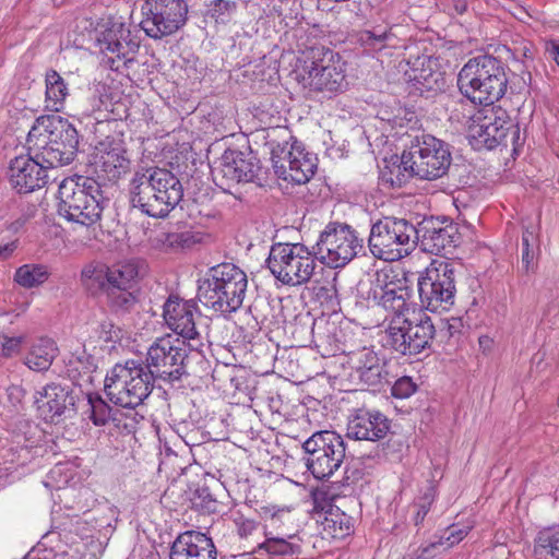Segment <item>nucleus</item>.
Here are the masks:
<instances>
[{"instance_id":"56","label":"nucleus","mask_w":559,"mask_h":559,"mask_svg":"<svg viewBox=\"0 0 559 559\" xmlns=\"http://www.w3.org/2000/svg\"><path fill=\"white\" fill-rule=\"evenodd\" d=\"M546 50L559 64V39L550 40L546 46Z\"/></svg>"},{"instance_id":"21","label":"nucleus","mask_w":559,"mask_h":559,"mask_svg":"<svg viewBox=\"0 0 559 559\" xmlns=\"http://www.w3.org/2000/svg\"><path fill=\"white\" fill-rule=\"evenodd\" d=\"M198 306L193 300H186L178 295H170L163 306V318L168 329L187 340H194L199 333L195 318Z\"/></svg>"},{"instance_id":"50","label":"nucleus","mask_w":559,"mask_h":559,"mask_svg":"<svg viewBox=\"0 0 559 559\" xmlns=\"http://www.w3.org/2000/svg\"><path fill=\"white\" fill-rule=\"evenodd\" d=\"M234 523L240 538H249L258 531L259 527V524L254 520L247 519L242 515L237 516L234 520Z\"/></svg>"},{"instance_id":"60","label":"nucleus","mask_w":559,"mask_h":559,"mask_svg":"<svg viewBox=\"0 0 559 559\" xmlns=\"http://www.w3.org/2000/svg\"><path fill=\"white\" fill-rule=\"evenodd\" d=\"M389 180L391 181L392 185H394L395 182L400 181L399 178H396V180H394L392 177Z\"/></svg>"},{"instance_id":"2","label":"nucleus","mask_w":559,"mask_h":559,"mask_svg":"<svg viewBox=\"0 0 559 559\" xmlns=\"http://www.w3.org/2000/svg\"><path fill=\"white\" fill-rule=\"evenodd\" d=\"M76 130L61 119L39 118L27 134V145L44 169L69 165L75 157Z\"/></svg>"},{"instance_id":"5","label":"nucleus","mask_w":559,"mask_h":559,"mask_svg":"<svg viewBox=\"0 0 559 559\" xmlns=\"http://www.w3.org/2000/svg\"><path fill=\"white\" fill-rule=\"evenodd\" d=\"M299 84L311 96L332 97L346 87L344 64L331 50L312 48L297 70Z\"/></svg>"},{"instance_id":"18","label":"nucleus","mask_w":559,"mask_h":559,"mask_svg":"<svg viewBox=\"0 0 559 559\" xmlns=\"http://www.w3.org/2000/svg\"><path fill=\"white\" fill-rule=\"evenodd\" d=\"M34 402L46 423L60 425L76 415V397L68 385L47 384L35 393Z\"/></svg>"},{"instance_id":"43","label":"nucleus","mask_w":559,"mask_h":559,"mask_svg":"<svg viewBox=\"0 0 559 559\" xmlns=\"http://www.w3.org/2000/svg\"><path fill=\"white\" fill-rule=\"evenodd\" d=\"M469 532L468 526L461 527L459 525H451L445 533L435 543L423 549L421 557L429 558V550L438 546L452 547L459 544Z\"/></svg>"},{"instance_id":"61","label":"nucleus","mask_w":559,"mask_h":559,"mask_svg":"<svg viewBox=\"0 0 559 559\" xmlns=\"http://www.w3.org/2000/svg\"><path fill=\"white\" fill-rule=\"evenodd\" d=\"M276 245H285V246H288V245H295L294 242H277Z\"/></svg>"},{"instance_id":"10","label":"nucleus","mask_w":559,"mask_h":559,"mask_svg":"<svg viewBox=\"0 0 559 559\" xmlns=\"http://www.w3.org/2000/svg\"><path fill=\"white\" fill-rule=\"evenodd\" d=\"M187 358L188 349L185 340L166 334L157 337L148 346L144 367L153 380L174 382L186 373Z\"/></svg>"},{"instance_id":"32","label":"nucleus","mask_w":559,"mask_h":559,"mask_svg":"<svg viewBox=\"0 0 559 559\" xmlns=\"http://www.w3.org/2000/svg\"><path fill=\"white\" fill-rule=\"evenodd\" d=\"M58 347L48 337H40L35 341L24 360V364L34 371H46L57 357Z\"/></svg>"},{"instance_id":"58","label":"nucleus","mask_w":559,"mask_h":559,"mask_svg":"<svg viewBox=\"0 0 559 559\" xmlns=\"http://www.w3.org/2000/svg\"><path fill=\"white\" fill-rule=\"evenodd\" d=\"M534 240V233L525 230L522 236L523 245H530Z\"/></svg>"},{"instance_id":"22","label":"nucleus","mask_w":559,"mask_h":559,"mask_svg":"<svg viewBox=\"0 0 559 559\" xmlns=\"http://www.w3.org/2000/svg\"><path fill=\"white\" fill-rule=\"evenodd\" d=\"M46 170L35 157L21 155L11 160L9 180L20 193H28L46 183Z\"/></svg>"},{"instance_id":"3","label":"nucleus","mask_w":559,"mask_h":559,"mask_svg":"<svg viewBox=\"0 0 559 559\" xmlns=\"http://www.w3.org/2000/svg\"><path fill=\"white\" fill-rule=\"evenodd\" d=\"M247 287V274L241 269L222 263L211 267L200 281L198 298L205 308L229 314L242 306Z\"/></svg>"},{"instance_id":"47","label":"nucleus","mask_w":559,"mask_h":559,"mask_svg":"<svg viewBox=\"0 0 559 559\" xmlns=\"http://www.w3.org/2000/svg\"><path fill=\"white\" fill-rule=\"evenodd\" d=\"M461 234L455 225H448L433 233L431 240L435 245H451L460 241Z\"/></svg>"},{"instance_id":"55","label":"nucleus","mask_w":559,"mask_h":559,"mask_svg":"<svg viewBox=\"0 0 559 559\" xmlns=\"http://www.w3.org/2000/svg\"><path fill=\"white\" fill-rule=\"evenodd\" d=\"M430 502L431 501L428 498H426L425 502L418 506V510H417L416 515L414 518L415 525H419V524L423 523L425 516L429 512Z\"/></svg>"},{"instance_id":"4","label":"nucleus","mask_w":559,"mask_h":559,"mask_svg":"<svg viewBox=\"0 0 559 559\" xmlns=\"http://www.w3.org/2000/svg\"><path fill=\"white\" fill-rule=\"evenodd\" d=\"M457 86L472 103L490 106L504 95L508 79L500 60L480 55L471 58L460 70Z\"/></svg>"},{"instance_id":"53","label":"nucleus","mask_w":559,"mask_h":559,"mask_svg":"<svg viewBox=\"0 0 559 559\" xmlns=\"http://www.w3.org/2000/svg\"><path fill=\"white\" fill-rule=\"evenodd\" d=\"M198 498L201 499L200 507L206 511H213L215 509V499L209 492L207 488H200L195 491Z\"/></svg>"},{"instance_id":"42","label":"nucleus","mask_w":559,"mask_h":559,"mask_svg":"<svg viewBox=\"0 0 559 559\" xmlns=\"http://www.w3.org/2000/svg\"><path fill=\"white\" fill-rule=\"evenodd\" d=\"M395 36L386 29L373 28L359 35L360 44L369 51H381L391 45Z\"/></svg>"},{"instance_id":"6","label":"nucleus","mask_w":559,"mask_h":559,"mask_svg":"<svg viewBox=\"0 0 559 559\" xmlns=\"http://www.w3.org/2000/svg\"><path fill=\"white\" fill-rule=\"evenodd\" d=\"M153 379L145 367L135 360L116 364L106 374L104 390L116 405L135 408L148 397Z\"/></svg>"},{"instance_id":"25","label":"nucleus","mask_w":559,"mask_h":559,"mask_svg":"<svg viewBox=\"0 0 559 559\" xmlns=\"http://www.w3.org/2000/svg\"><path fill=\"white\" fill-rule=\"evenodd\" d=\"M153 168L136 171L129 185L130 202L133 207L152 217H162L157 200L155 182L152 181Z\"/></svg>"},{"instance_id":"33","label":"nucleus","mask_w":559,"mask_h":559,"mask_svg":"<svg viewBox=\"0 0 559 559\" xmlns=\"http://www.w3.org/2000/svg\"><path fill=\"white\" fill-rule=\"evenodd\" d=\"M264 537L265 539L258 545V548L271 557L294 559L301 554V539L298 536H294V538L283 536Z\"/></svg>"},{"instance_id":"37","label":"nucleus","mask_w":559,"mask_h":559,"mask_svg":"<svg viewBox=\"0 0 559 559\" xmlns=\"http://www.w3.org/2000/svg\"><path fill=\"white\" fill-rule=\"evenodd\" d=\"M313 254L330 267H343L357 252L355 247H312Z\"/></svg>"},{"instance_id":"41","label":"nucleus","mask_w":559,"mask_h":559,"mask_svg":"<svg viewBox=\"0 0 559 559\" xmlns=\"http://www.w3.org/2000/svg\"><path fill=\"white\" fill-rule=\"evenodd\" d=\"M48 277L49 272L41 264H24L14 274V281L24 288L37 287L44 284Z\"/></svg>"},{"instance_id":"59","label":"nucleus","mask_w":559,"mask_h":559,"mask_svg":"<svg viewBox=\"0 0 559 559\" xmlns=\"http://www.w3.org/2000/svg\"><path fill=\"white\" fill-rule=\"evenodd\" d=\"M489 343H490V338H489V337H487V336H481V337L479 338V345H480V346H485V345H487V344H489Z\"/></svg>"},{"instance_id":"48","label":"nucleus","mask_w":559,"mask_h":559,"mask_svg":"<svg viewBox=\"0 0 559 559\" xmlns=\"http://www.w3.org/2000/svg\"><path fill=\"white\" fill-rule=\"evenodd\" d=\"M23 342V336H8L5 334H0V356L12 357L17 354Z\"/></svg>"},{"instance_id":"11","label":"nucleus","mask_w":559,"mask_h":559,"mask_svg":"<svg viewBox=\"0 0 559 559\" xmlns=\"http://www.w3.org/2000/svg\"><path fill=\"white\" fill-rule=\"evenodd\" d=\"M302 448L307 454L306 466L318 479L332 476L345 459L344 440L334 431L314 432L304 442Z\"/></svg>"},{"instance_id":"45","label":"nucleus","mask_w":559,"mask_h":559,"mask_svg":"<svg viewBox=\"0 0 559 559\" xmlns=\"http://www.w3.org/2000/svg\"><path fill=\"white\" fill-rule=\"evenodd\" d=\"M368 249L374 258L386 262L397 261L412 252L408 247H368Z\"/></svg>"},{"instance_id":"9","label":"nucleus","mask_w":559,"mask_h":559,"mask_svg":"<svg viewBox=\"0 0 559 559\" xmlns=\"http://www.w3.org/2000/svg\"><path fill=\"white\" fill-rule=\"evenodd\" d=\"M461 122L460 118H456ZM462 124L466 127L468 138L475 146L492 150L498 145H507L511 134V143L520 138V128L500 107L485 106L471 116H463Z\"/></svg>"},{"instance_id":"17","label":"nucleus","mask_w":559,"mask_h":559,"mask_svg":"<svg viewBox=\"0 0 559 559\" xmlns=\"http://www.w3.org/2000/svg\"><path fill=\"white\" fill-rule=\"evenodd\" d=\"M90 166L99 180H118L130 169V158L123 141L114 136L99 141L90 156Z\"/></svg>"},{"instance_id":"20","label":"nucleus","mask_w":559,"mask_h":559,"mask_svg":"<svg viewBox=\"0 0 559 559\" xmlns=\"http://www.w3.org/2000/svg\"><path fill=\"white\" fill-rule=\"evenodd\" d=\"M259 170L258 160L242 152L227 150L212 168L214 180L221 187L252 181Z\"/></svg>"},{"instance_id":"8","label":"nucleus","mask_w":559,"mask_h":559,"mask_svg":"<svg viewBox=\"0 0 559 559\" xmlns=\"http://www.w3.org/2000/svg\"><path fill=\"white\" fill-rule=\"evenodd\" d=\"M451 160V153L443 141L423 134L416 136L408 150L403 152L396 170L400 173L403 167L420 179L435 180L447 174Z\"/></svg>"},{"instance_id":"40","label":"nucleus","mask_w":559,"mask_h":559,"mask_svg":"<svg viewBox=\"0 0 559 559\" xmlns=\"http://www.w3.org/2000/svg\"><path fill=\"white\" fill-rule=\"evenodd\" d=\"M357 240L355 230L347 224L330 223L320 235L317 245H353Z\"/></svg>"},{"instance_id":"57","label":"nucleus","mask_w":559,"mask_h":559,"mask_svg":"<svg viewBox=\"0 0 559 559\" xmlns=\"http://www.w3.org/2000/svg\"><path fill=\"white\" fill-rule=\"evenodd\" d=\"M13 253V247H0V260L9 259Z\"/></svg>"},{"instance_id":"26","label":"nucleus","mask_w":559,"mask_h":559,"mask_svg":"<svg viewBox=\"0 0 559 559\" xmlns=\"http://www.w3.org/2000/svg\"><path fill=\"white\" fill-rule=\"evenodd\" d=\"M417 243L418 237L415 227L404 219L379 221L370 231L368 245H407Z\"/></svg>"},{"instance_id":"1","label":"nucleus","mask_w":559,"mask_h":559,"mask_svg":"<svg viewBox=\"0 0 559 559\" xmlns=\"http://www.w3.org/2000/svg\"><path fill=\"white\" fill-rule=\"evenodd\" d=\"M146 271V263L135 258L111 265L92 262L83 267L81 283L92 295L103 292L114 312L128 313L139 301L136 287Z\"/></svg>"},{"instance_id":"38","label":"nucleus","mask_w":559,"mask_h":559,"mask_svg":"<svg viewBox=\"0 0 559 559\" xmlns=\"http://www.w3.org/2000/svg\"><path fill=\"white\" fill-rule=\"evenodd\" d=\"M409 330L413 333V343L408 344L407 348H413V352H417V354L427 348L437 334L436 326L428 316H424L416 323L411 321Z\"/></svg>"},{"instance_id":"23","label":"nucleus","mask_w":559,"mask_h":559,"mask_svg":"<svg viewBox=\"0 0 559 559\" xmlns=\"http://www.w3.org/2000/svg\"><path fill=\"white\" fill-rule=\"evenodd\" d=\"M170 559H217L216 547L211 537L197 531L179 534L173 542Z\"/></svg>"},{"instance_id":"19","label":"nucleus","mask_w":559,"mask_h":559,"mask_svg":"<svg viewBox=\"0 0 559 559\" xmlns=\"http://www.w3.org/2000/svg\"><path fill=\"white\" fill-rule=\"evenodd\" d=\"M407 296V288L400 280L384 271L376 272L370 282L368 299L391 311L392 317H408L411 306Z\"/></svg>"},{"instance_id":"28","label":"nucleus","mask_w":559,"mask_h":559,"mask_svg":"<svg viewBox=\"0 0 559 559\" xmlns=\"http://www.w3.org/2000/svg\"><path fill=\"white\" fill-rule=\"evenodd\" d=\"M348 364L356 373L357 378L367 385H378L386 377L384 364L377 353L368 347H364L349 355Z\"/></svg>"},{"instance_id":"13","label":"nucleus","mask_w":559,"mask_h":559,"mask_svg":"<svg viewBox=\"0 0 559 559\" xmlns=\"http://www.w3.org/2000/svg\"><path fill=\"white\" fill-rule=\"evenodd\" d=\"M266 263L280 282L297 286L311 278L316 258L308 247H271Z\"/></svg>"},{"instance_id":"30","label":"nucleus","mask_w":559,"mask_h":559,"mask_svg":"<svg viewBox=\"0 0 559 559\" xmlns=\"http://www.w3.org/2000/svg\"><path fill=\"white\" fill-rule=\"evenodd\" d=\"M435 64L436 62L430 58L421 57L406 72L408 81L413 82V85L420 93L442 90L444 78L441 72L433 70Z\"/></svg>"},{"instance_id":"36","label":"nucleus","mask_w":559,"mask_h":559,"mask_svg":"<svg viewBox=\"0 0 559 559\" xmlns=\"http://www.w3.org/2000/svg\"><path fill=\"white\" fill-rule=\"evenodd\" d=\"M534 559H559V528L548 527L538 532Z\"/></svg>"},{"instance_id":"16","label":"nucleus","mask_w":559,"mask_h":559,"mask_svg":"<svg viewBox=\"0 0 559 559\" xmlns=\"http://www.w3.org/2000/svg\"><path fill=\"white\" fill-rule=\"evenodd\" d=\"M102 53V62L112 71H119L133 62L139 50V43L131 38V32L126 24L110 20L96 39Z\"/></svg>"},{"instance_id":"15","label":"nucleus","mask_w":559,"mask_h":559,"mask_svg":"<svg viewBox=\"0 0 559 559\" xmlns=\"http://www.w3.org/2000/svg\"><path fill=\"white\" fill-rule=\"evenodd\" d=\"M272 162L278 178L296 185L309 182L318 168L317 155L306 151L298 141L273 147Z\"/></svg>"},{"instance_id":"29","label":"nucleus","mask_w":559,"mask_h":559,"mask_svg":"<svg viewBox=\"0 0 559 559\" xmlns=\"http://www.w3.org/2000/svg\"><path fill=\"white\" fill-rule=\"evenodd\" d=\"M90 419L95 426H105L109 423L118 429L130 433L133 429V419L124 416L120 411H114L99 395L87 394Z\"/></svg>"},{"instance_id":"12","label":"nucleus","mask_w":559,"mask_h":559,"mask_svg":"<svg viewBox=\"0 0 559 559\" xmlns=\"http://www.w3.org/2000/svg\"><path fill=\"white\" fill-rule=\"evenodd\" d=\"M421 306L431 312L449 310L454 305V271L445 260H433L426 275L418 280Z\"/></svg>"},{"instance_id":"44","label":"nucleus","mask_w":559,"mask_h":559,"mask_svg":"<svg viewBox=\"0 0 559 559\" xmlns=\"http://www.w3.org/2000/svg\"><path fill=\"white\" fill-rule=\"evenodd\" d=\"M236 11V2L227 0H213L209 5L205 15L215 22H227Z\"/></svg>"},{"instance_id":"7","label":"nucleus","mask_w":559,"mask_h":559,"mask_svg":"<svg viewBox=\"0 0 559 559\" xmlns=\"http://www.w3.org/2000/svg\"><path fill=\"white\" fill-rule=\"evenodd\" d=\"M98 183L86 177L66 178L58 189V212L67 221L84 226L94 224L102 213Z\"/></svg>"},{"instance_id":"54","label":"nucleus","mask_w":559,"mask_h":559,"mask_svg":"<svg viewBox=\"0 0 559 559\" xmlns=\"http://www.w3.org/2000/svg\"><path fill=\"white\" fill-rule=\"evenodd\" d=\"M7 395L12 406L16 407L20 405L25 396V391L20 385H11L7 390Z\"/></svg>"},{"instance_id":"27","label":"nucleus","mask_w":559,"mask_h":559,"mask_svg":"<svg viewBox=\"0 0 559 559\" xmlns=\"http://www.w3.org/2000/svg\"><path fill=\"white\" fill-rule=\"evenodd\" d=\"M152 181L156 187L155 206H159L162 217H166L181 201L183 189L180 180L168 169L153 168Z\"/></svg>"},{"instance_id":"35","label":"nucleus","mask_w":559,"mask_h":559,"mask_svg":"<svg viewBox=\"0 0 559 559\" xmlns=\"http://www.w3.org/2000/svg\"><path fill=\"white\" fill-rule=\"evenodd\" d=\"M264 536H283L294 538L298 536V527L294 523L293 515L289 511L277 510L273 512L264 524Z\"/></svg>"},{"instance_id":"46","label":"nucleus","mask_w":559,"mask_h":559,"mask_svg":"<svg viewBox=\"0 0 559 559\" xmlns=\"http://www.w3.org/2000/svg\"><path fill=\"white\" fill-rule=\"evenodd\" d=\"M462 328V319L452 317L448 320L441 321L439 331L437 332L436 336L440 337L441 342H448L453 336L461 333Z\"/></svg>"},{"instance_id":"24","label":"nucleus","mask_w":559,"mask_h":559,"mask_svg":"<svg viewBox=\"0 0 559 559\" xmlns=\"http://www.w3.org/2000/svg\"><path fill=\"white\" fill-rule=\"evenodd\" d=\"M390 429L388 418L380 412L358 409L349 417L347 437L354 440L377 441Z\"/></svg>"},{"instance_id":"14","label":"nucleus","mask_w":559,"mask_h":559,"mask_svg":"<svg viewBox=\"0 0 559 559\" xmlns=\"http://www.w3.org/2000/svg\"><path fill=\"white\" fill-rule=\"evenodd\" d=\"M141 11L142 29L147 36L159 39L186 24L188 5L185 0H145Z\"/></svg>"},{"instance_id":"51","label":"nucleus","mask_w":559,"mask_h":559,"mask_svg":"<svg viewBox=\"0 0 559 559\" xmlns=\"http://www.w3.org/2000/svg\"><path fill=\"white\" fill-rule=\"evenodd\" d=\"M539 252V247H524L522 252V266L526 273L536 270Z\"/></svg>"},{"instance_id":"39","label":"nucleus","mask_w":559,"mask_h":559,"mask_svg":"<svg viewBox=\"0 0 559 559\" xmlns=\"http://www.w3.org/2000/svg\"><path fill=\"white\" fill-rule=\"evenodd\" d=\"M322 532L326 538L342 539L352 532L350 518L338 510L330 511L322 522Z\"/></svg>"},{"instance_id":"49","label":"nucleus","mask_w":559,"mask_h":559,"mask_svg":"<svg viewBox=\"0 0 559 559\" xmlns=\"http://www.w3.org/2000/svg\"><path fill=\"white\" fill-rule=\"evenodd\" d=\"M416 390V385L408 377H402L392 386V395L397 399L409 397Z\"/></svg>"},{"instance_id":"31","label":"nucleus","mask_w":559,"mask_h":559,"mask_svg":"<svg viewBox=\"0 0 559 559\" xmlns=\"http://www.w3.org/2000/svg\"><path fill=\"white\" fill-rule=\"evenodd\" d=\"M411 329V319L408 317H392L382 338L385 346L402 355H417L413 348H407L408 343H413Z\"/></svg>"},{"instance_id":"34","label":"nucleus","mask_w":559,"mask_h":559,"mask_svg":"<svg viewBox=\"0 0 559 559\" xmlns=\"http://www.w3.org/2000/svg\"><path fill=\"white\" fill-rule=\"evenodd\" d=\"M45 84L46 107L51 111H60L69 95L68 84L56 70H48L46 72Z\"/></svg>"},{"instance_id":"52","label":"nucleus","mask_w":559,"mask_h":559,"mask_svg":"<svg viewBox=\"0 0 559 559\" xmlns=\"http://www.w3.org/2000/svg\"><path fill=\"white\" fill-rule=\"evenodd\" d=\"M211 241L210 235L200 230L186 231L181 234L182 245H204Z\"/></svg>"}]
</instances>
